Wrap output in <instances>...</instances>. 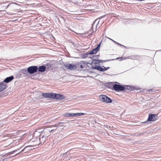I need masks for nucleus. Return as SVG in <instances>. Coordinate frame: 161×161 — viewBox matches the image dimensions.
Segmentation results:
<instances>
[{
	"instance_id": "0eeeda50",
	"label": "nucleus",
	"mask_w": 161,
	"mask_h": 161,
	"mask_svg": "<svg viewBox=\"0 0 161 161\" xmlns=\"http://www.w3.org/2000/svg\"><path fill=\"white\" fill-rule=\"evenodd\" d=\"M87 64L85 62L81 61L78 64L77 66L78 67H80L81 69L84 68H86L87 66Z\"/></svg>"
},
{
	"instance_id": "ddd939ff",
	"label": "nucleus",
	"mask_w": 161,
	"mask_h": 161,
	"mask_svg": "<svg viewBox=\"0 0 161 161\" xmlns=\"http://www.w3.org/2000/svg\"><path fill=\"white\" fill-rule=\"evenodd\" d=\"M14 77L13 76H11L9 77H8L6 78L3 81L5 83H8L12 80L14 79Z\"/></svg>"
},
{
	"instance_id": "f3484780",
	"label": "nucleus",
	"mask_w": 161,
	"mask_h": 161,
	"mask_svg": "<svg viewBox=\"0 0 161 161\" xmlns=\"http://www.w3.org/2000/svg\"><path fill=\"white\" fill-rule=\"evenodd\" d=\"M62 123L61 122H59L58 123V124L57 125H55L53 126V127H58L59 126H60V125L62 124Z\"/></svg>"
},
{
	"instance_id": "2eb2a0df",
	"label": "nucleus",
	"mask_w": 161,
	"mask_h": 161,
	"mask_svg": "<svg viewBox=\"0 0 161 161\" xmlns=\"http://www.w3.org/2000/svg\"><path fill=\"white\" fill-rule=\"evenodd\" d=\"M64 117H74L75 116V113H69L65 114L64 115Z\"/></svg>"
},
{
	"instance_id": "f03ea898",
	"label": "nucleus",
	"mask_w": 161,
	"mask_h": 161,
	"mask_svg": "<svg viewBox=\"0 0 161 161\" xmlns=\"http://www.w3.org/2000/svg\"><path fill=\"white\" fill-rule=\"evenodd\" d=\"M38 69L36 66H31L27 68V71L30 74H33L37 72Z\"/></svg>"
},
{
	"instance_id": "1a4fd4ad",
	"label": "nucleus",
	"mask_w": 161,
	"mask_h": 161,
	"mask_svg": "<svg viewBox=\"0 0 161 161\" xmlns=\"http://www.w3.org/2000/svg\"><path fill=\"white\" fill-rule=\"evenodd\" d=\"M138 56L136 55H132L131 56H129L128 57H127L125 58H122L121 60H123L125 59H136V58ZM119 58H117V59Z\"/></svg>"
},
{
	"instance_id": "20e7f679",
	"label": "nucleus",
	"mask_w": 161,
	"mask_h": 161,
	"mask_svg": "<svg viewBox=\"0 0 161 161\" xmlns=\"http://www.w3.org/2000/svg\"><path fill=\"white\" fill-rule=\"evenodd\" d=\"M158 115L157 114H149L147 120L148 121H153L157 119Z\"/></svg>"
},
{
	"instance_id": "6e6552de",
	"label": "nucleus",
	"mask_w": 161,
	"mask_h": 161,
	"mask_svg": "<svg viewBox=\"0 0 161 161\" xmlns=\"http://www.w3.org/2000/svg\"><path fill=\"white\" fill-rule=\"evenodd\" d=\"M100 47V43L97 46V47L92 50L89 53L91 54H96L98 51H99Z\"/></svg>"
},
{
	"instance_id": "7ed1b4c3",
	"label": "nucleus",
	"mask_w": 161,
	"mask_h": 161,
	"mask_svg": "<svg viewBox=\"0 0 161 161\" xmlns=\"http://www.w3.org/2000/svg\"><path fill=\"white\" fill-rule=\"evenodd\" d=\"M113 88L116 91H123L125 89L124 86L116 84H115L113 85Z\"/></svg>"
},
{
	"instance_id": "f257e3e1",
	"label": "nucleus",
	"mask_w": 161,
	"mask_h": 161,
	"mask_svg": "<svg viewBox=\"0 0 161 161\" xmlns=\"http://www.w3.org/2000/svg\"><path fill=\"white\" fill-rule=\"evenodd\" d=\"M99 98L100 100L103 102L110 103L112 102V100L110 98L105 95H100L99 96Z\"/></svg>"
},
{
	"instance_id": "a211bd4d",
	"label": "nucleus",
	"mask_w": 161,
	"mask_h": 161,
	"mask_svg": "<svg viewBox=\"0 0 161 161\" xmlns=\"http://www.w3.org/2000/svg\"><path fill=\"white\" fill-rule=\"evenodd\" d=\"M106 127L107 128H110V126H109L106 125Z\"/></svg>"
},
{
	"instance_id": "9d476101",
	"label": "nucleus",
	"mask_w": 161,
	"mask_h": 161,
	"mask_svg": "<svg viewBox=\"0 0 161 161\" xmlns=\"http://www.w3.org/2000/svg\"><path fill=\"white\" fill-rule=\"evenodd\" d=\"M7 87V85L4 82L0 83V92L4 90Z\"/></svg>"
},
{
	"instance_id": "9b49d317",
	"label": "nucleus",
	"mask_w": 161,
	"mask_h": 161,
	"mask_svg": "<svg viewBox=\"0 0 161 161\" xmlns=\"http://www.w3.org/2000/svg\"><path fill=\"white\" fill-rule=\"evenodd\" d=\"M66 68L67 69L72 70L76 69L77 68L76 66L75 65L73 64H68L66 65Z\"/></svg>"
},
{
	"instance_id": "423d86ee",
	"label": "nucleus",
	"mask_w": 161,
	"mask_h": 161,
	"mask_svg": "<svg viewBox=\"0 0 161 161\" xmlns=\"http://www.w3.org/2000/svg\"><path fill=\"white\" fill-rule=\"evenodd\" d=\"M65 98L64 96L62 95L58 94H55L53 93V98L55 99H63Z\"/></svg>"
},
{
	"instance_id": "f8f14e48",
	"label": "nucleus",
	"mask_w": 161,
	"mask_h": 161,
	"mask_svg": "<svg viewBox=\"0 0 161 161\" xmlns=\"http://www.w3.org/2000/svg\"><path fill=\"white\" fill-rule=\"evenodd\" d=\"M53 93H43L42 96L48 98H53Z\"/></svg>"
},
{
	"instance_id": "6ab92c4d",
	"label": "nucleus",
	"mask_w": 161,
	"mask_h": 161,
	"mask_svg": "<svg viewBox=\"0 0 161 161\" xmlns=\"http://www.w3.org/2000/svg\"><path fill=\"white\" fill-rule=\"evenodd\" d=\"M160 8H161V6H160Z\"/></svg>"
},
{
	"instance_id": "39448f33",
	"label": "nucleus",
	"mask_w": 161,
	"mask_h": 161,
	"mask_svg": "<svg viewBox=\"0 0 161 161\" xmlns=\"http://www.w3.org/2000/svg\"><path fill=\"white\" fill-rule=\"evenodd\" d=\"M103 68L100 66H96L93 67V68L101 71H104L110 68L109 67H107L106 68L104 66H103Z\"/></svg>"
},
{
	"instance_id": "4468645a",
	"label": "nucleus",
	"mask_w": 161,
	"mask_h": 161,
	"mask_svg": "<svg viewBox=\"0 0 161 161\" xmlns=\"http://www.w3.org/2000/svg\"><path fill=\"white\" fill-rule=\"evenodd\" d=\"M46 67L45 66H41L38 68V71L39 72H43L46 70Z\"/></svg>"
},
{
	"instance_id": "dca6fc26",
	"label": "nucleus",
	"mask_w": 161,
	"mask_h": 161,
	"mask_svg": "<svg viewBox=\"0 0 161 161\" xmlns=\"http://www.w3.org/2000/svg\"><path fill=\"white\" fill-rule=\"evenodd\" d=\"M86 114L83 113H75V116H80L84 114Z\"/></svg>"
}]
</instances>
